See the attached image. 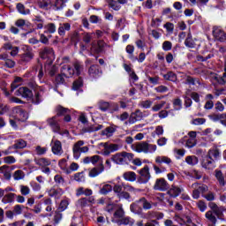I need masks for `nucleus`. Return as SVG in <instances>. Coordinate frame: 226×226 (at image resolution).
Instances as JSON below:
<instances>
[{
    "label": "nucleus",
    "mask_w": 226,
    "mask_h": 226,
    "mask_svg": "<svg viewBox=\"0 0 226 226\" xmlns=\"http://www.w3.org/2000/svg\"><path fill=\"white\" fill-rule=\"evenodd\" d=\"M132 151L136 153H144L145 154H152L156 152L157 147L147 141H140L132 146Z\"/></svg>",
    "instance_id": "obj_1"
},
{
    "label": "nucleus",
    "mask_w": 226,
    "mask_h": 226,
    "mask_svg": "<svg viewBox=\"0 0 226 226\" xmlns=\"http://www.w3.org/2000/svg\"><path fill=\"white\" fill-rule=\"evenodd\" d=\"M82 146H84V140H79L73 145L72 153H73V158L75 160H79L82 153H89V147H82Z\"/></svg>",
    "instance_id": "obj_2"
},
{
    "label": "nucleus",
    "mask_w": 226,
    "mask_h": 226,
    "mask_svg": "<svg viewBox=\"0 0 226 226\" xmlns=\"http://www.w3.org/2000/svg\"><path fill=\"white\" fill-rule=\"evenodd\" d=\"M12 112L13 114H15L18 121L24 122L27 121V119L29 118V114L27 113V111H26V109H22V107L20 106L14 107L12 109Z\"/></svg>",
    "instance_id": "obj_3"
},
{
    "label": "nucleus",
    "mask_w": 226,
    "mask_h": 226,
    "mask_svg": "<svg viewBox=\"0 0 226 226\" xmlns=\"http://www.w3.org/2000/svg\"><path fill=\"white\" fill-rule=\"evenodd\" d=\"M99 147H103L102 149V154L105 156H109L110 153H114V151H119V145L117 144H109L107 142L105 143H100Z\"/></svg>",
    "instance_id": "obj_4"
},
{
    "label": "nucleus",
    "mask_w": 226,
    "mask_h": 226,
    "mask_svg": "<svg viewBox=\"0 0 226 226\" xmlns=\"http://www.w3.org/2000/svg\"><path fill=\"white\" fill-rule=\"evenodd\" d=\"M124 191L118 194V199H125L128 200V199H132V196H130V193L128 192L135 193V192H140L139 189H135L133 186L126 184H123Z\"/></svg>",
    "instance_id": "obj_5"
},
{
    "label": "nucleus",
    "mask_w": 226,
    "mask_h": 226,
    "mask_svg": "<svg viewBox=\"0 0 226 226\" xmlns=\"http://www.w3.org/2000/svg\"><path fill=\"white\" fill-rule=\"evenodd\" d=\"M170 188V185L165 180V178H157L154 185V190H157L158 192H167Z\"/></svg>",
    "instance_id": "obj_6"
},
{
    "label": "nucleus",
    "mask_w": 226,
    "mask_h": 226,
    "mask_svg": "<svg viewBox=\"0 0 226 226\" xmlns=\"http://www.w3.org/2000/svg\"><path fill=\"white\" fill-rule=\"evenodd\" d=\"M151 179V173H149V166H145L139 170V183L145 185Z\"/></svg>",
    "instance_id": "obj_7"
},
{
    "label": "nucleus",
    "mask_w": 226,
    "mask_h": 226,
    "mask_svg": "<svg viewBox=\"0 0 226 226\" xmlns=\"http://www.w3.org/2000/svg\"><path fill=\"white\" fill-rule=\"evenodd\" d=\"M40 56L41 59H49V63H52L56 59L54 49L52 48H44L41 49Z\"/></svg>",
    "instance_id": "obj_8"
},
{
    "label": "nucleus",
    "mask_w": 226,
    "mask_h": 226,
    "mask_svg": "<svg viewBox=\"0 0 226 226\" xmlns=\"http://www.w3.org/2000/svg\"><path fill=\"white\" fill-rule=\"evenodd\" d=\"M201 166L207 170H213V169L216 167V163L215 159L211 158L208 155H206L201 161Z\"/></svg>",
    "instance_id": "obj_9"
},
{
    "label": "nucleus",
    "mask_w": 226,
    "mask_h": 226,
    "mask_svg": "<svg viewBox=\"0 0 226 226\" xmlns=\"http://www.w3.org/2000/svg\"><path fill=\"white\" fill-rule=\"evenodd\" d=\"M146 117V111L142 112L140 109H136L135 112L132 113L129 117V123L133 124L137 121H142Z\"/></svg>",
    "instance_id": "obj_10"
},
{
    "label": "nucleus",
    "mask_w": 226,
    "mask_h": 226,
    "mask_svg": "<svg viewBox=\"0 0 226 226\" xmlns=\"http://www.w3.org/2000/svg\"><path fill=\"white\" fill-rule=\"evenodd\" d=\"M0 64L4 66L5 68H15V62L8 57V54H1L0 55Z\"/></svg>",
    "instance_id": "obj_11"
},
{
    "label": "nucleus",
    "mask_w": 226,
    "mask_h": 226,
    "mask_svg": "<svg viewBox=\"0 0 226 226\" xmlns=\"http://www.w3.org/2000/svg\"><path fill=\"white\" fill-rule=\"evenodd\" d=\"M107 47V43L103 41H98L96 42H93L91 46V51L94 52V54H102L103 52V49Z\"/></svg>",
    "instance_id": "obj_12"
},
{
    "label": "nucleus",
    "mask_w": 226,
    "mask_h": 226,
    "mask_svg": "<svg viewBox=\"0 0 226 226\" xmlns=\"http://www.w3.org/2000/svg\"><path fill=\"white\" fill-rule=\"evenodd\" d=\"M19 64H27V63H30L33 61V58L34 57V53L33 51H26L19 56Z\"/></svg>",
    "instance_id": "obj_13"
},
{
    "label": "nucleus",
    "mask_w": 226,
    "mask_h": 226,
    "mask_svg": "<svg viewBox=\"0 0 226 226\" xmlns=\"http://www.w3.org/2000/svg\"><path fill=\"white\" fill-rule=\"evenodd\" d=\"M61 73L65 79H71L75 75V69H72V65L64 64L61 67Z\"/></svg>",
    "instance_id": "obj_14"
},
{
    "label": "nucleus",
    "mask_w": 226,
    "mask_h": 226,
    "mask_svg": "<svg viewBox=\"0 0 226 226\" xmlns=\"http://www.w3.org/2000/svg\"><path fill=\"white\" fill-rule=\"evenodd\" d=\"M15 94L16 96H22V98H31L33 91L26 87H21L16 91Z\"/></svg>",
    "instance_id": "obj_15"
},
{
    "label": "nucleus",
    "mask_w": 226,
    "mask_h": 226,
    "mask_svg": "<svg viewBox=\"0 0 226 226\" xmlns=\"http://www.w3.org/2000/svg\"><path fill=\"white\" fill-rule=\"evenodd\" d=\"M208 207L211 210L208 211H212L215 216H217L218 218H222V216H223V209H222L221 207H218V205L215 202H210L208 203Z\"/></svg>",
    "instance_id": "obj_16"
},
{
    "label": "nucleus",
    "mask_w": 226,
    "mask_h": 226,
    "mask_svg": "<svg viewBox=\"0 0 226 226\" xmlns=\"http://www.w3.org/2000/svg\"><path fill=\"white\" fill-rule=\"evenodd\" d=\"M52 144V153L55 154L56 156H61V154H63V145L61 144V141L57 139L55 141L53 140Z\"/></svg>",
    "instance_id": "obj_17"
},
{
    "label": "nucleus",
    "mask_w": 226,
    "mask_h": 226,
    "mask_svg": "<svg viewBox=\"0 0 226 226\" xmlns=\"http://www.w3.org/2000/svg\"><path fill=\"white\" fill-rule=\"evenodd\" d=\"M205 218L207 220L209 223L208 226H216L218 219L216 218V215H215V212L207 211L205 214Z\"/></svg>",
    "instance_id": "obj_18"
},
{
    "label": "nucleus",
    "mask_w": 226,
    "mask_h": 226,
    "mask_svg": "<svg viewBox=\"0 0 226 226\" xmlns=\"http://www.w3.org/2000/svg\"><path fill=\"white\" fill-rule=\"evenodd\" d=\"M213 34L215 40L218 41H225L226 40L225 32H223V30L220 29L219 27H214Z\"/></svg>",
    "instance_id": "obj_19"
},
{
    "label": "nucleus",
    "mask_w": 226,
    "mask_h": 226,
    "mask_svg": "<svg viewBox=\"0 0 226 226\" xmlns=\"http://www.w3.org/2000/svg\"><path fill=\"white\" fill-rule=\"evenodd\" d=\"M37 6L40 10L47 11L52 8V0H38Z\"/></svg>",
    "instance_id": "obj_20"
},
{
    "label": "nucleus",
    "mask_w": 226,
    "mask_h": 226,
    "mask_svg": "<svg viewBox=\"0 0 226 226\" xmlns=\"http://www.w3.org/2000/svg\"><path fill=\"white\" fill-rule=\"evenodd\" d=\"M215 177L218 182L219 186H221V188H223V186H225V185H226L225 177L223 176V172H222V170H215Z\"/></svg>",
    "instance_id": "obj_21"
},
{
    "label": "nucleus",
    "mask_w": 226,
    "mask_h": 226,
    "mask_svg": "<svg viewBox=\"0 0 226 226\" xmlns=\"http://www.w3.org/2000/svg\"><path fill=\"white\" fill-rule=\"evenodd\" d=\"M63 193H64V191L61 188L56 189L52 187L48 191L49 197H54V199H61Z\"/></svg>",
    "instance_id": "obj_22"
},
{
    "label": "nucleus",
    "mask_w": 226,
    "mask_h": 226,
    "mask_svg": "<svg viewBox=\"0 0 226 226\" xmlns=\"http://www.w3.org/2000/svg\"><path fill=\"white\" fill-rule=\"evenodd\" d=\"M207 155L213 158V160L215 162L216 160H220V158H222V152H220V149L214 147L208 150Z\"/></svg>",
    "instance_id": "obj_23"
},
{
    "label": "nucleus",
    "mask_w": 226,
    "mask_h": 226,
    "mask_svg": "<svg viewBox=\"0 0 226 226\" xmlns=\"http://www.w3.org/2000/svg\"><path fill=\"white\" fill-rule=\"evenodd\" d=\"M111 162H114V163H117V165H124L125 162H124V157L123 155V152L113 154L111 156Z\"/></svg>",
    "instance_id": "obj_24"
},
{
    "label": "nucleus",
    "mask_w": 226,
    "mask_h": 226,
    "mask_svg": "<svg viewBox=\"0 0 226 226\" xmlns=\"http://www.w3.org/2000/svg\"><path fill=\"white\" fill-rule=\"evenodd\" d=\"M105 170V168L103 167V162H102L98 168H94L89 171L88 176L90 177H96V176H99V174H102Z\"/></svg>",
    "instance_id": "obj_25"
},
{
    "label": "nucleus",
    "mask_w": 226,
    "mask_h": 226,
    "mask_svg": "<svg viewBox=\"0 0 226 226\" xmlns=\"http://www.w3.org/2000/svg\"><path fill=\"white\" fill-rule=\"evenodd\" d=\"M70 29H72V25H70V23H61L58 27V34L60 36H64L66 31H70Z\"/></svg>",
    "instance_id": "obj_26"
},
{
    "label": "nucleus",
    "mask_w": 226,
    "mask_h": 226,
    "mask_svg": "<svg viewBox=\"0 0 226 226\" xmlns=\"http://www.w3.org/2000/svg\"><path fill=\"white\" fill-rule=\"evenodd\" d=\"M48 124H49L52 130H54L55 132H59L60 127H59V122L57 121V116L49 118Z\"/></svg>",
    "instance_id": "obj_27"
},
{
    "label": "nucleus",
    "mask_w": 226,
    "mask_h": 226,
    "mask_svg": "<svg viewBox=\"0 0 226 226\" xmlns=\"http://www.w3.org/2000/svg\"><path fill=\"white\" fill-rule=\"evenodd\" d=\"M135 223V220L130 216L122 217L118 222V225H128L133 226Z\"/></svg>",
    "instance_id": "obj_28"
},
{
    "label": "nucleus",
    "mask_w": 226,
    "mask_h": 226,
    "mask_svg": "<svg viewBox=\"0 0 226 226\" xmlns=\"http://www.w3.org/2000/svg\"><path fill=\"white\" fill-rule=\"evenodd\" d=\"M139 204H140V201L138 200L136 202L131 204L130 206V209L132 213H134V215H142V207H140Z\"/></svg>",
    "instance_id": "obj_29"
},
{
    "label": "nucleus",
    "mask_w": 226,
    "mask_h": 226,
    "mask_svg": "<svg viewBox=\"0 0 226 226\" xmlns=\"http://www.w3.org/2000/svg\"><path fill=\"white\" fill-rule=\"evenodd\" d=\"M27 147V142L24 139H18L9 149H24Z\"/></svg>",
    "instance_id": "obj_30"
},
{
    "label": "nucleus",
    "mask_w": 226,
    "mask_h": 226,
    "mask_svg": "<svg viewBox=\"0 0 226 226\" xmlns=\"http://www.w3.org/2000/svg\"><path fill=\"white\" fill-rule=\"evenodd\" d=\"M117 130V126L111 125L107 127L105 130L102 131V135H105L106 137H112L116 131Z\"/></svg>",
    "instance_id": "obj_31"
},
{
    "label": "nucleus",
    "mask_w": 226,
    "mask_h": 226,
    "mask_svg": "<svg viewBox=\"0 0 226 226\" xmlns=\"http://www.w3.org/2000/svg\"><path fill=\"white\" fill-rule=\"evenodd\" d=\"M103 128V125H90L88 127H85L82 129L83 133H93V132H98L99 130H102Z\"/></svg>",
    "instance_id": "obj_32"
},
{
    "label": "nucleus",
    "mask_w": 226,
    "mask_h": 226,
    "mask_svg": "<svg viewBox=\"0 0 226 226\" xmlns=\"http://www.w3.org/2000/svg\"><path fill=\"white\" fill-rule=\"evenodd\" d=\"M34 162H35L36 165H39V167H42V168L43 167H49V165H50V163H52L50 162V160H49L45 157L35 159Z\"/></svg>",
    "instance_id": "obj_33"
},
{
    "label": "nucleus",
    "mask_w": 226,
    "mask_h": 226,
    "mask_svg": "<svg viewBox=\"0 0 226 226\" xmlns=\"http://www.w3.org/2000/svg\"><path fill=\"white\" fill-rule=\"evenodd\" d=\"M33 103L34 105H40L43 102V92H35V94L34 95L32 99Z\"/></svg>",
    "instance_id": "obj_34"
},
{
    "label": "nucleus",
    "mask_w": 226,
    "mask_h": 226,
    "mask_svg": "<svg viewBox=\"0 0 226 226\" xmlns=\"http://www.w3.org/2000/svg\"><path fill=\"white\" fill-rule=\"evenodd\" d=\"M123 177L124 179H125V181H130L131 183H133V181L137 180V174H135V172L133 171H127L124 173Z\"/></svg>",
    "instance_id": "obj_35"
},
{
    "label": "nucleus",
    "mask_w": 226,
    "mask_h": 226,
    "mask_svg": "<svg viewBox=\"0 0 226 226\" xmlns=\"http://www.w3.org/2000/svg\"><path fill=\"white\" fill-rule=\"evenodd\" d=\"M88 73H89L90 77L96 79V77H99V75H100V67L98 65H92L88 69Z\"/></svg>",
    "instance_id": "obj_36"
},
{
    "label": "nucleus",
    "mask_w": 226,
    "mask_h": 226,
    "mask_svg": "<svg viewBox=\"0 0 226 226\" xmlns=\"http://www.w3.org/2000/svg\"><path fill=\"white\" fill-rule=\"evenodd\" d=\"M181 192H183V188L172 185L169 191V193L171 197H179Z\"/></svg>",
    "instance_id": "obj_37"
},
{
    "label": "nucleus",
    "mask_w": 226,
    "mask_h": 226,
    "mask_svg": "<svg viewBox=\"0 0 226 226\" xmlns=\"http://www.w3.org/2000/svg\"><path fill=\"white\" fill-rule=\"evenodd\" d=\"M16 9L21 15H29L31 13V10L26 9L23 4H17Z\"/></svg>",
    "instance_id": "obj_38"
},
{
    "label": "nucleus",
    "mask_w": 226,
    "mask_h": 226,
    "mask_svg": "<svg viewBox=\"0 0 226 226\" xmlns=\"http://www.w3.org/2000/svg\"><path fill=\"white\" fill-rule=\"evenodd\" d=\"M139 202L142 205L143 209L149 210L153 209V202L147 200L146 198H141L139 200Z\"/></svg>",
    "instance_id": "obj_39"
},
{
    "label": "nucleus",
    "mask_w": 226,
    "mask_h": 226,
    "mask_svg": "<svg viewBox=\"0 0 226 226\" xmlns=\"http://www.w3.org/2000/svg\"><path fill=\"white\" fill-rule=\"evenodd\" d=\"M65 79L66 77H64V75H63L62 72L60 74H57L55 77V81H54L55 86H63V84L66 82Z\"/></svg>",
    "instance_id": "obj_40"
},
{
    "label": "nucleus",
    "mask_w": 226,
    "mask_h": 226,
    "mask_svg": "<svg viewBox=\"0 0 226 226\" xmlns=\"http://www.w3.org/2000/svg\"><path fill=\"white\" fill-rule=\"evenodd\" d=\"M98 107L102 112H107L110 109V102L105 101H99Z\"/></svg>",
    "instance_id": "obj_41"
},
{
    "label": "nucleus",
    "mask_w": 226,
    "mask_h": 226,
    "mask_svg": "<svg viewBox=\"0 0 226 226\" xmlns=\"http://www.w3.org/2000/svg\"><path fill=\"white\" fill-rule=\"evenodd\" d=\"M155 162L156 163H166V165H170V163H172V159L169 158L167 156H157L155 158Z\"/></svg>",
    "instance_id": "obj_42"
},
{
    "label": "nucleus",
    "mask_w": 226,
    "mask_h": 226,
    "mask_svg": "<svg viewBox=\"0 0 226 226\" xmlns=\"http://www.w3.org/2000/svg\"><path fill=\"white\" fill-rule=\"evenodd\" d=\"M56 110V117H59L61 116H66V114H70V109L63 106H57Z\"/></svg>",
    "instance_id": "obj_43"
},
{
    "label": "nucleus",
    "mask_w": 226,
    "mask_h": 226,
    "mask_svg": "<svg viewBox=\"0 0 226 226\" xmlns=\"http://www.w3.org/2000/svg\"><path fill=\"white\" fill-rule=\"evenodd\" d=\"M167 105V102L161 101L160 102L154 103V106L151 108V110L153 112H159V110H162L163 107Z\"/></svg>",
    "instance_id": "obj_44"
},
{
    "label": "nucleus",
    "mask_w": 226,
    "mask_h": 226,
    "mask_svg": "<svg viewBox=\"0 0 226 226\" xmlns=\"http://www.w3.org/2000/svg\"><path fill=\"white\" fill-rule=\"evenodd\" d=\"M23 81L24 79L21 77H16L13 82L11 84V91H15V89H17V87H19Z\"/></svg>",
    "instance_id": "obj_45"
},
{
    "label": "nucleus",
    "mask_w": 226,
    "mask_h": 226,
    "mask_svg": "<svg viewBox=\"0 0 226 226\" xmlns=\"http://www.w3.org/2000/svg\"><path fill=\"white\" fill-rule=\"evenodd\" d=\"M112 190H113L112 185H110L109 184H105L100 189L99 193H101V195H107L108 193H110V192H112Z\"/></svg>",
    "instance_id": "obj_46"
},
{
    "label": "nucleus",
    "mask_w": 226,
    "mask_h": 226,
    "mask_svg": "<svg viewBox=\"0 0 226 226\" xmlns=\"http://www.w3.org/2000/svg\"><path fill=\"white\" fill-rule=\"evenodd\" d=\"M199 183H194L192 185V198L195 200L200 199V191L198 190Z\"/></svg>",
    "instance_id": "obj_47"
},
{
    "label": "nucleus",
    "mask_w": 226,
    "mask_h": 226,
    "mask_svg": "<svg viewBox=\"0 0 226 226\" xmlns=\"http://www.w3.org/2000/svg\"><path fill=\"white\" fill-rule=\"evenodd\" d=\"M73 66L75 70L74 73H76V75H80V73H82V72L84 71V65L80 62H75L73 64Z\"/></svg>",
    "instance_id": "obj_48"
},
{
    "label": "nucleus",
    "mask_w": 226,
    "mask_h": 226,
    "mask_svg": "<svg viewBox=\"0 0 226 226\" xmlns=\"http://www.w3.org/2000/svg\"><path fill=\"white\" fill-rule=\"evenodd\" d=\"M185 45L189 49L195 48V41H193V39H192V34H188L187 38L185 39Z\"/></svg>",
    "instance_id": "obj_49"
},
{
    "label": "nucleus",
    "mask_w": 226,
    "mask_h": 226,
    "mask_svg": "<svg viewBox=\"0 0 226 226\" xmlns=\"http://www.w3.org/2000/svg\"><path fill=\"white\" fill-rule=\"evenodd\" d=\"M185 162L188 165H197L199 163V158L195 155H189L185 158Z\"/></svg>",
    "instance_id": "obj_50"
},
{
    "label": "nucleus",
    "mask_w": 226,
    "mask_h": 226,
    "mask_svg": "<svg viewBox=\"0 0 226 226\" xmlns=\"http://www.w3.org/2000/svg\"><path fill=\"white\" fill-rule=\"evenodd\" d=\"M26 177V173H24L21 170H18L13 174V179L15 181H20V179H24Z\"/></svg>",
    "instance_id": "obj_51"
},
{
    "label": "nucleus",
    "mask_w": 226,
    "mask_h": 226,
    "mask_svg": "<svg viewBox=\"0 0 226 226\" xmlns=\"http://www.w3.org/2000/svg\"><path fill=\"white\" fill-rule=\"evenodd\" d=\"M163 79H165V80L176 82V80H177V76L173 72H169L167 74L163 75Z\"/></svg>",
    "instance_id": "obj_52"
},
{
    "label": "nucleus",
    "mask_w": 226,
    "mask_h": 226,
    "mask_svg": "<svg viewBox=\"0 0 226 226\" xmlns=\"http://www.w3.org/2000/svg\"><path fill=\"white\" fill-rule=\"evenodd\" d=\"M202 198L208 202H213V200H216V194L213 192H208L207 194H202Z\"/></svg>",
    "instance_id": "obj_53"
},
{
    "label": "nucleus",
    "mask_w": 226,
    "mask_h": 226,
    "mask_svg": "<svg viewBox=\"0 0 226 226\" xmlns=\"http://www.w3.org/2000/svg\"><path fill=\"white\" fill-rule=\"evenodd\" d=\"M174 110H181L183 109V101L179 98L173 100Z\"/></svg>",
    "instance_id": "obj_54"
},
{
    "label": "nucleus",
    "mask_w": 226,
    "mask_h": 226,
    "mask_svg": "<svg viewBox=\"0 0 226 226\" xmlns=\"http://www.w3.org/2000/svg\"><path fill=\"white\" fill-rule=\"evenodd\" d=\"M44 29H46V33H49L50 34H54L56 33V24L49 23L48 25L44 26Z\"/></svg>",
    "instance_id": "obj_55"
},
{
    "label": "nucleus",
    "mask_w": 226,
    "mask_h": 226,
    "mask_svg": "<svg viewBox=\"0 0 226 226\" xmlns=\"http://www.w3.org/2000/svg\"><path fill=\"white\" fill-rule=\"evenodd\" d=\"M74 181H77L78 183H84V181H86V176H84V172L75 173Z\"/></svg>",
    "instance_id": "obj_56"
},
{
    "label": "nucleus",
    "mask_w": 226,
    "mask_h": 226,
    "mask_svg": "<svg viewBox=\"0 0 226 226\" xmlns=\"http://www.w3.org/2000/svg\"><path fill=\"white\" fill-rule=\"evenodd\" d=\"M17 195L13 192H10L8 194H6L4 198H3V202H6V203H10V202H13L15 197Z\"/></svg>",
    "instance_id": "obj_57"
},
{
    "label": "nucleus",
    "mask_w": 226,
    "mask_h": 226,
    "mask_svg": "<svg viewBox=\"0 0 226 226\" xmlns=\"http://www.w3.org/2000/svg\"><path fill=\"white\" fill-rule=\"evenodd\" d=\"M196 206L198 207V209H200V211L201 213H204L206 211V209H207V204H206V202L204 200H199L197 203H196Z\"/></svg>",
    "instance_id": "obj_58"
},
{
    "label": "nucleus",
    "mask_w": 226,
    "mask_h": 226,
    "mask_svg": "<svg viewBox=\"0 0 226 226\" xmlns=\"http://www.w3.org/2000/svg\"><path fill=\"white\" fill-rule=\"evenodd\" d=\"M224 73L222 76H215V79L218 82V84H221L222 86L226 84V68L224 69Z\"/></svg>",
    "instance_id": "obj_59"
},
{
    "label": "nucleus",
    "mask_w": 226,
    "mask_h": 226,
    "mask_svg": "<svg viewBox=\"0 0 226 226\" xmlns=\"http://www.w3.org/2000/svg\"><path fill=\"white\" fill-rule=\"evenodd\" d=\"M54 181L58 186H64V178L61 175H56Z\"/></svg>",
    "instance_id": "obj_60"
},
{
    "label": "nucleus",
    "mask_w": 226,
    "mask_h": 226,
    "mask_svg": "<svg viewBox=\"0 0 226 226\" xmlns=\"http://www.w3.org/2000/svg\"><path fill=\"white\" fill-rule=\"evenodd\" d=\"M224 117L225 114H214L209 117L211 121H214L215 123H216V121H222Z\"/></svg>",
    "instance_id": "obj_61"
},
{
    "label": "nucleus",
    "mask_w": 226,
    "mask_h": 226,
    "mask_svg": "<svg viewBox=\"0 0 226 226\" xmlns=\"http://www.w3.org/2000/svg\"><path fill=\"white\" fill-rule=\"evenodd\" d=\"M93 33H84L83 34V41L85 43H91V40H93Z\"/></svg>",
    "instance_id": "obj_62"
},
{
    "label": "nucleus",
    "mask_w": 226,
    "mask_h": 226,
    "mask_svg": "<svg viewBox=\"0 0 226 226\" xmlns=\"http://www.w3.org/2000/svg\"><path fill=\"white\" fill-rule=\"evenodd\" d=\"M19 188L21 195L26 196L31 193V189L27 185H20Z\"/></svg>",
    "instance_id": "obj_63"
},
{
    "label": "nucleus",
    "mask_w": 226,
    "mask_h": 226,
    "mask_svg": "<svg viewBox=\"0 0 226 226\" xmlns=\"http://www.w3.org/2000/svg\"><path fill=\"white\" fill-rule=\"evenodd\" d=\"M83 85V81L80 78H79L77 80H75L72 84V89L74 91H77L80 89V87Z\"/></svg>",
    "instance_id": "obj_64"
}]
</instances>
